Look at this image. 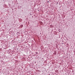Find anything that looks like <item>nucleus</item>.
<instances>
[{"label": "nucleus", "instance_id": "obj_1", "mask_svg": "<svg viewBox=\"0 0 75 75\" xmlns=\"http://www.w3.org/2000/svg\"><path fill=\"white\" fill-rule=\"evenodd\" d=\"M35 53L36 54H38V52H35Z\"/></svg>", "mask_w": 75, "mask_h": 75}, {"label": "nucleus", "instance_id": "obj_2", "mask_svg": "<svg viewBox=\"0 0 75 75\" xmlns=\"http://www.w3.org/2000/svg\"><path fill=\"white\" fill-rule=\"evenodd\" d=\"M59 31V32H60V31Z\"/></svg>", "mask_w": 75, "mask_h": 75}]
</instances>
